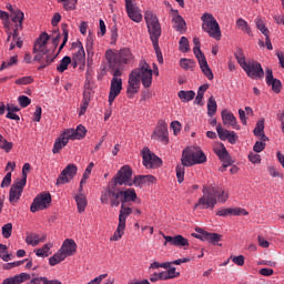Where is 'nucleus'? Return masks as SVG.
<instances>
[{"instance_id": "obj_2", "label": "nucleus", "mask_w": 284, "mask_h": 284, "mask_svg": "<svg viewBox=\"0 0 284 284\" xmlns=\"http://www.w3.org/2000/svg\"><path fill=\"white\" fill-rule=\"evenodd\" d=\"M138 199L136 191L134 189H111L102 192L100 201L102 205L110 203L111 207H119V205H125V203H134Z\"/></svg>"}, {"instance_id": "obj_55", "label": "nucleus", "mask_w": 284, "mask_h": 284, "mask_svg": "<svg viewBox=\"0 0 284 284\" xmlns=\"http://www.w3.org/2000/svg\"><path fill=\"white\" fill-rule=\"evenodd\" d=\"M19 30H21V27H17L14 28L13 32L8 31L7 34V43H10V41L13 39H21V37H19Z\"/></svg>"}, {"instance_id": "obj_12", "label": "nucleus", "mask_w": 284, "mask_h": 284, "mask_svg": "<svg viewBox=\"0 0 284 284\" xmlns=\"http://www.w3.org/2000/svg\"><path fill=\"white\" fill-rule=\"evenodd\" d=\"M142 159H143V166L152 170L154 168L161 166L163 163L161 159L152 153L150 149L143 148L141 151Z\"/></svg>"}, {"instance_id": "obj_15", "label": "nucleus", "mask_w": 284, "mask_h": 284, "mask_svg": "<svg viewBox=\"0 0 284 284\" xmlns=\"http://www.w3.org/2000/svg\"><path fill=\"white\" fill-rule=\"evenodd\" d=\"M171 13L174 30L180 32V34H183L185 30H187V23L185 22V19L179 14V10L171 9Z\"/></svg>"}, {"instance_id": "obj_13", "label": "nucleus", "mask_w": 284, "mask_h": 284, "mask_svg": "<svg viewBox=\"0 0 284 284\" xmlns=\"http://www.w3.org/2000/svg\"><path fill=\"white\" fill-rule=\"evenodd\" d=\"M125 1V10L129 19L134 21V23H141L143 21V14H141V9L136 7L134 0H124Z\"/></svg>"}, {"instance_id": "obj_6", "label": "nucleus", "mask_w": 284, "mask_h": 284, "mask_svg": "<svg viewBox=\"0 0 284 284\" xmlns=\"http://www.w3.org/2000/svg\"><path fill=\"white\" fill-rule=\"evenodd\" d=\"M116 185H128L132 187V168L130 165H123L118 173L113 176L111 184L106 187V190H119Z\"/></svg>"}, {"instance_id": "obj_45", "label": "nucleus", "mask_w": 284, "mask_h": 284, "mask_svg": "<svg viewBox=\"0 0 284 284\" xmlns=\"http://www.w3.org/2000/svg\"><path fill=\"white\" fill-rule=\"evenodd\" d=\"M7 44H9V50L12 51L14 48H23V40H21V38L11 37V40L7 42Z\"/></svg>"}, {"instance_id": "obj_63", "label": "nucleus", "mask_w": 284, "mask_h": 284, "mask_svg": "<svg viewBox=\"0 0 284 284\" xmlns=\"http://www.w3.org/2000/svg\"><path fill=\"white\" fill-rule=\"evenodd\" d=\"M1 150H3L4 152H10L12 150V148H14V144L12 142H8V140H4L1 145H0Z\"/></svg>"}, {"instance_id": "obj_14", "label": "nucleus", "mask_w": 284, "mask_h": 284, "mask_svg": "<svg viewBox=\"0 0 284 284\" xmlns=\"http://www.w3.org/2000/svg\"><path fill=\"white\" fill-rule=\"evenodd\" d=\"M77 166L75 164H69L65 169L60 173L57 179V185H65V183H70L77 176Z\"/></svg>"}, {"instance_id": "obj_59", "label": "nucleus", "mask_w": 284, "mask_h": 284, "mask_svg": "<svg viewBox=\"0 0 284 284\" xmlns=\"http://www.w3.org/2000/svg\"><path fill=\"white\" fill-rule=\"evenodd\" d=\"M59 55V53H57L54 57H50L47 54V59H45V63H42L38 70H43L45 68H48V65H50V63H53L54 60L57 59V57Z\"/></svg>"}, {"instance_id": "obj_52", "label": "nucleus", "mask_w": 284, "mask_h": 284, "mask_svg": "<svg viewBox=\"0 0 284 284\" xmlns=\"http://www.w3.org/2000/svg\"><path fill=\"white\" fill-rule=\"evenodd\" d=\"M125 233V226H121L118 224V229L114 232L113 236L111 237V241H120V239L123 237V234Z\"/></svg>"}, {"instance_id": "obj_30", "label": "nucleus", "mask_w": 284, "mask_h": 284, "mask_svg": "<svg viewBox=\"0 0 284 284\" xmlns=\"http://www.w3.org/2000/svg\"><path fill=\"white\" fill-rule=\"evenodd\" d=\"M146 183H156V178L154 175H138L133 179L135 187H143Z\"/></svg>"}, {"instance_id": "obj_25", "label": "nucleus", "mask_w": 284, "mask_h": 284, "mask_svg": "<svg viewBox=\"0 0 284 284\" xmlns=\"http://www.w3.org/2000/svg\"><path fill=\"white\" fill-rule=\"evenodd\" d=\"M222 121L224 125L233 128V130H241V126L236 122V116L234 113L229 112L227 110L222 111Z\"/></svg>"}, {"instance_id": "obj_28", "label": "nucleus", "mask_w": 284, "mask_h": 284, "mask_svg": "<svg viewBox=\"0 0 284 284\" xmlns=\"http://www.w3.org/2000/svg\"><path fill=\"white\" fill-rule=\"evenodd\" d=\"M229 214H233V216H247V211L244 209H219L216 211L217 216H229Z\"/></svg>"}, {"instance_id": "obj_35", "label": "nucleus", "mask_w": 284, "mask_h": 284, "mask_svg": "<svg viewBox=\"0 0 284 284\" xmlns=\"http://www.w3.org/2000/svg\"><path fill=\"white\" fill-rule=\"evenodd\" d=\"M178 97L182 101V103H190V101H192L196 97V92L192 90H181L179 91Z\"/></svg>"}, {"instance_id": "obj_8", "label": "nucleus", "mask_w": 284, "mask_h": 284, "mask_svg": "<svg viewBox=\"0 0 284 284\" xmlns=\"http://www.w3.org/2000/svg\"><path fill=\"white\" fill-rule=\"evenodd\" d=\"M201 20L203 21L202 29L204 32H207L209 37L212 39L221 41V27L219 26L216 18H214L212 13H204L201 17Z\"/></svg>"}, {"instance_id": "obj_18", "label": "nucleus", "mask_w": 284, "mask_h": 284, "mask_svg": "<svg viewBox=\"0 0 284 284\" xmlns=\"http://www.w3.org/2000/svg\"><path fill=\"white\" fill-rule=\"evenodd\" d=\"M216 132L221 141H229V143H231L232 145H234V143H236V139H239V135H236V132L225 130L221 124H217Z\"/></svg>"}, {"instance_id": "obj_43", "label": "nucleus", "mask_w": 284, "mask_h": 284, "mask_svg": "<svg viewBox=\"0 0 284 284\" xmlns=\"http://www.w3.org/2000/svg\"><path fill=\"white\" fill-rule=\"evenodd\" d=\"M19 63V55H13L9 60L3 61L0 70H7L8 68H12V65H17Z\"/></svg>"}, {"instance_id": "obj_4", "label": "nucleus", "mask_w": 284, "mask_h": 284, "mask_svg": "<svg viewBox=\"0 0 284 284\" xmlns=\"http://www.w3.org/2000/svg\"><path fill=\"white\" fill-rule=\"evenodd\" d=\"M207 156L202 150L194 151L192 149H184L182 152L181 163L175 168L178 183L185 181V168H192V165H201L206 163Z\"/></svg>"}, {"instance_id": "obj_58", "label": "nucleus", "mask_w": 284, "mask_h": 284, "mask_svg": "<svg viewBox=\"0 0 284 284\" xmlns=\"http://www.w3.org/2000/svg\"><path fill=\"white\" fill-rule=\"evenodd\" d=\"M235 265H239L240 267H243L245 265V256L239 255V256H231L230 257Z\"/></svg>"}, {"instance_id": "obj_40", "label": "nucleus", "mask_w": 284, "mask_h": 284, "mask_svg": "<svg viewBox=\"0 0 284 284\" xmlns=\"http://www.w3.org/2000/svg\"><path fill=\"white\" fill-rule=\"evenodd\" d=\"M255 24H256L257 30H260V32H262V34H264V37H267V34H270V29H267V27L265 26V20L257 17L255 19Z\"/></svg>"}, {"instance_id": "obj_57", "label": "nucleus", "mask_w": 284, "mask_h": 284, "mask_svg": "<svg viewBox=\"0 0 284 284\" xmlns=\"http://www.w3.org/2000/svg\"><path fill=\"white\" fill-rule=\"evenodd\" d=\"M67 28H68V26L63 24V27H62L63 41L60 44L59 52H61V50L63 48H65V43H68V29Z\"/></svg>"}, {"instance_id": "obj_7", "label": "nucleus", "mask_w": 284, "mask_h": 284, "mask_svg": "<svg viewBox=\"0 0 284 284\" xmlns=\"http://www.w3.org/2000/svg\"><path fill=\"white\" fill-rule=\"evenodd\" d=\"M144 20L152 43H159V39L161 38V23L159 22V18L152 11H146L144 13Z\"/></svg>"}, {"instance_id": "obj_49", "label": "nucleus", "mask_w": 284, "mask_h": 284, "mask_svg": "<svg viewBox=\"0 0 284 284\" xmlns=\"http://www.w3.org/2000/svg\"><path fill=\"white\" fill-rule=\"evenodd\" d=\"M179 50L180 52H190V41L185 37L180 39Z\"/></svg>"}, {"instance_id": "obj_16", "label": "nucleus", "mask_w": 284, "mask_h": 284, "mask_svg": "<svg viewBox=\"0 0 284 284\" xmlns=\"http://www.w3.org/2000/svg\"><path fill=\"white\" fill-rule=\"evenodd\" d=\"M23 187H26V183L18 180L14 182L9 192V201L10 203H18L19 199H21V194H23Z\"/></svg>"}, {"instance_id": "obj_19", "label": "nucleus", "mask_w": 284, "mask_h": 284, "mask_svg": "<svg viewBox=\"0 0 284 284\" xmlns=\"http://www.w3.org/2000/svg\"><path fill=\"white\" fill-rule=\"evenodd\" d=\"M163 239L165 240L164 245L171 244L174 245V247H190V242L187 239L183 237V235H163Z\"/></svg>"}, {"instance_id": "obj_32", "label": "nucleus", "mask_w": 284, "mask_h": 284, "mask_svg": "<svg viewBox=\"0 0 284 284\" xmlns=\"http://www.w3.org/2000/svg\"><path fill=\"white\" fill-rule=\"evenodd\" d=\"M24 281H30V274L21 273L19 275H14L12 277L3 280L1 284H21Z\"/></svg>"}, {"instance_id": "obj_46", "label": "nucleus", "mask_w": 284, "mask_h": 284, "mask_svg": "<svg viewBox=\"0 0 284 284\" xmlns=\"http://www.w3.org/2000/svg\"><path fill=\"white\" fill-rule=\"evenodd\" d=\"M60 3H63V8L67 11L77 10V3L79 0H58Z\"/></svg>"}, {"instance_id": "obj_36", "label": "nucleus", "mask_w": 284, "mask_h": 284, "mask_svg": "<svg viewBox=\"0 0 284 284\" xmlns=\"http://www.w3.org/2000/svg\"><path fill=\"white\" fill-rule=\"evenodd\" d=\"M180 67L182 70H190L191 72H194V69L196 68V62L192 59L182 58L180 59Z\"/></svg>"}, {"instance_id": "obj_48", "label": "nucleus", "mask_w": 284, "mask_h": 284, "mask_svg": "<svg viewBox=\"0 0 284 284\" xmlns=\"http://www.w3.org/2000/svg\"><path fill=\"white\" fill-rule=\"evenodd\" d=\"M235 59L243 70L247 64V61H245V54L243 53V50L240 49L236 51Z\"/></svg>"}, {"instance_id": "obj_51", "label": "nucleus", "mask_w": 284, "mask_h": 284, "mask_svg": "<svg viewBox=\"0 0 284 284\" xmlns=\"http://www.w3.org/2000/svg\"><path fill=\"white\" fill-rule=\"evenodd\" d=\"M30 83H34V79L30 75L22 77L16 80V85H30Z\"/></svg>"}, {"instance_id": "obj_41", "label": "nucleus", "mask_w": 284, "mask_h": 284, "mask_svg": "<svg viewBox=\"0 0 284 284\" xmlns=\"http://www.w3.org/2000/svg\"><path fill=\"white\" fill-rule=\"evenodd\" d=\"M193 43H194L193 53L195 58L201 59L202 57H205L203 51H201V40L199 38H193Z\"/></svg>"}, {"instance_id": "obj_10", "label": "nucleus", "mask_w": 284, "mask_h": 284, "mask_svg": "<svg viewBox=\"0 0 284 284\" xmlns=\"http://www.w3.org/2000/svg\"><path fill=\"white\" fill-rule=\"evenodd\" d=\"M50 203H52V195H50V193H42L34 197L30 211L34 213L41 210H48Z\"/></svg>"}, {"instance_id": "obj_64", "label": "nucleus", "mask_w": 284, "mask_h": 284, "mask_svg": "<svg viewBox=\"0 0 284 284\" xmlns=\"http://www.w3.org/2000/svg\"><path fill=\"white\" fill-rule=\"evenodd\" d=\"M153 48L155 50V54L158 57L159 63H163V53H161V49L159 48V42H153Z\"/></svg>"}, {"instance_id": "obj_1", "label": "nucleus", "mask_w": 284, "mask_h": 284, "mask_svg": "<svg viewBox=\"0 0 284 284\" xmlns=\"http://www.w3.org/2000/svg\"><path fill=\"white\" fill-rule=\"evenodd\" d=\"M141 82L144 88H150V85H152V69L146 62H141L140 68L134 69L129 74L126 92L130 99H132L133 94H136V92H139V89L141 88Z\"/></svg>"}, {"instance_id": "obj_23", "label": "nucleus", "mask_w": 284, "mask_h": 284, "mask_svg": "<svg viewBox=\"0 0 284 284\" xmlns=\"http://www.w3.org/2000/svg\"><path fill=\"white\" fill-rule=\"evenodd\" d=\"M48 41H50V36H48V33L43 32L42 34H40L33 45V52H42L43 54H47L48 49L45 48V45H48Z\"/></svg>"}, {"instance_id": "obj_5", "label": "nucleus", "mask_w": 284, "mask_h": 284, "mask_svg": "<svg viewBox=\"0 0 284 284\" xmlns=\"http://www.w3.org/2000/svg\"><path fill=\"white\" fill-rule=\"evenodd\" d=\"M105 57L109 63V70H120V72H123V65L134 63V55L129 48L121 49L116 52L108 50Z\"/></svg>"}, {"instance_id": "obj_24", "label": "nucleus", "mask_w": 284, "mask_h": 284, "mask_svg": "<svg viewBox=\"0 0 284 284\" xmlns=\"http://www.w3.org/2000/svg\"><path fill=\"white\" fill-rule=\"evenodd\" d=\"M60 251L67 258L68 256H74V254H77V242L72 239H67L60 247Z\"/></svg>"}, {"instance_id": "obj_56", "label": "nucleus", "mask_w": 284, "mask_h": 284, "mask_svg": "<svg viewBox=\"0 0 284 284\" xmlns=\"http://www.w3.org/2000/svg\"><path fill=\"white\" fill-rule=\"evenodd\" d=\"M18 102H19L20 106L28 108V105H30V103H32V100L30 98H28V95H20L18 98Z\"/></svg>"}, {"instance_id": "obj_60", "label": "nucleus", "mask_w": 284, "mask_h": 284, "mask_svg": "<svg viewBox=\"0 0 284 284\" xmlns=\"http://www.w3.org/2000/svg\"><path fill=\"white\" fill-rule=\"evenodd\" d=\"M12 183V172H9L6 174L1 182V187H9V185Z\"/></svg>"}, {"instance_id": "obj_44", "label": "nucleus", "mask_w": 284, "mask_h": 284, "mask_svg": "<svg viewBox=\"0 0 284 284\" xmlns=\"http://www.w3.org/2000/svg\"><path fill=\"white\" fill-rule=\"evenodd\" d=\"M72 63V58L65 55L61 61L60 64L57 67L58 72L63 73L64 70H68V67Z\"/></svg>"}, {"instance_id": "obj_20", "label": "nucleus", "mask_w": 284, "mask_h": 284, "mask_svg": "<svg viewBox=\"0 0 284 284\" xmlns=\"http://www.w3.org/2000/svg\"><path fill=\"white\" fill-rule=\"evenodd\" d=\"M75 48L77 51L72 57L73 68H77V65H85V50L83 49V44L78 42Z\"/></svg>"}, {"instance_id": "obj_54", "label": "nucleus", "mask_w": 284, "mask_h": 284, "mask_svg": "<svg viewBox=\"0 0 284 284\" xmlns=\"http://www.w3.org/2000/svg\"><path fill=\"white\" fill-rule=\"evenodd\" d=\"M3 239H10L12 236V223H7L2 226Z\"/></svg>"}, {"instance_id": "obj_22", "label": "nucleus", "mask_w": 284, "mask_h": 284, "mask_svg": "<svg viewBox=\"0 0 284 284\" xmlns=\"http://www.w3.org/2000/svg\"><path fill=\"white\" fill-rule=\"evenodd\" d=\"M266 83L267 85H272V90L275 94H278L283 88L281 80L274 78V73L270 68L266 69Z\"/></svg>"}, {"instance_id": "obj_29", "label": "nucleus", "mask_w": 284, "mask_h": 284, "mask_svg": "<svg viewBox=\"0 0 284 284\" xmlns=\"http://www.w3.org/2000/svg\"><path fill=\"white\" fill-rule=\"evenodd\" d=\"M69 141H70V138L65 134V132H63V134H61V136L57 139L53 144V149H52L53 154H59V152H61L62 149L65 148V145H68Z\"/></svg>"}, {"instance_id": "obj_17", "label": "nucleus", "mask_w": 284, "mask_h": 284, "mask_svg": "<svg viewBox=\"0 0 284 284\" xmlns=\"http://www.w3.org/2000/svg\"><path fill=\"white\" fill-rule=\"evenodd\" d=\"M152 139H154L155 141H161V143H168V124H165V122H159L152 134Z\"/></svg>"}, {"instance_id": "obj_37", "label": "nucleus", "mask_w": 284, "mask_h": 284, "mask_svg": "<svg viewBox=\"0 0 284 284\" xmlns=\"http://www.w3.org/2000/svg\"><path fill=\"white\" fill-rule=\"evenodd\" d=\"M53 244L47 243L41 248L36 250V256H40L41 258H45L50 256V250H52Z\"/></svg>"}, {"instance_id": "obj_62", "label": "nucleus", "mask_w": 284, "mask_h": 284, "mask_svg": "<svg viewBox=\"0 0 284 284\" xmlns=\"http://www.w3.org/2000/svg\"><path fill=\"white\" fill-rule=\"evenodd\" d=\"M268 174L273 176V179H283V173L278 172V170H276L274 166L268 168Z\"/></svg>"}, {"instance_id": "obj_38", "label": "nucleus", "mask_w": 284, "mask_h": 284, "mask_svg": "<svg viewBox=\"0 0 284 284\" xmlns=\"http://www.w3.org/2000/svg\"><path fill=\"white\" fill-rule=\"evenodd\" d=\"M67 258L65 254H63L60 250L49 258V265L51 267H54V265H59V263H62V261Z\"/></svg>"}, {"instance_id": "obj_53", "label": "nucleus", "mask_w": 284, "mask_h": 284, "mask_svg": "<svg viewBox=\"0 0 284 284\" xmlns=\"http://www.w3.org/2000/svg\"><path fill=\"white\" fill-rule=\"evenodd\" d=\"M30 170H32L30 163H24L22 166V179L19 180L20 182L28 183V172H30Z\"/></svg>"}, {"instance_id": "obj_27", "label": "nucleus", "mask_w": 284, "mask_h": 284, "mask_svg": "<svg viewBox=\"0 0 284 284\" xmlns=\"http://www.w3.org/2000/svg\"><path fill=\"white\" fill-rule=\"evenodd\" d=\"M197 61L204 77H206L209 81H214V73L212 72V69H210V64H207V59H205V55L197 58Z\"/></svg>"}, {"instance_id": "obj_42", "label": "nucleus", "mask_w": 284, "mask_h": 284, "mask_svg": "<svg viewBox=\"0 0 284 284\" xmlns=\"http://www.w3.org/2000/svg\"><path fill=\"white\" fill-rule=\"evenodd\" d=\"M216 100L214 97H210L207 100V114L209 116H214L216 114Z\"/></svg>"}, {"instance_id": "obj_50", "label": "nucleus", "mask_w": 284, "mask_h": 284, "mask_svg": "<svg viewBox=\"0 0 284 284\" xmlns=\"http://www.w3.org/2000/svg\"><path fill=\"white\" fill-rule=\"evenodd\" d=\"M265 131V121L260 120L256 123L255 129L253 130V133L255 136H261V134Z\"/></svg>"}, {"instance_id": "obj_61", "label": "nucleus", "mask_w": 284, "mask_h": 284, "mask_svg": "<svg viewBox=\"0 0 284 284\" xmlns=\"http://www.w3.org/2000/svg\"><path fill=\"white\" fill-rule=\"evenodd\" d=\"M265 145H266L265 142L256 141L253 146V151L258 154V153L263 152V150H265Z\"/></svg>"}, {"instance_id": "obj_34", "label": "nucleus", "mask_w": 284, "mask_h": 284, "mask_svg": "<svg viewBox=\"0 0 284 284\" xmlns=\"http://www.w3.org/2000/svg\"><path fill=\"white\" fill-rule=\"evenodd\" d=\"M75 203L78 205V212L80 214L85 212V207H88V199L85 197V194L80 193L75 195Z\"/></svg>"}, {"instance_id": "obj_9", "label": "nucleus", "mask_w": 284, "mask_h": 284, "mask_svg": "<svg viewBox=\"0 0 284 284\" xmlns=\"http://www.w3.org/2000/svg\"><path fill=\"white\" fill-rule=\"evenodd\" d=\"M110 74H112L110 92H109V104L112 105L114 103V99L121 94V90H123V71L109 69Z\"/></svg>"}, {"instance_id": "obj_39", "label": "nucleus", "mask_w": 284, "mask_h": 284, "mask_svg": "<svg viewBox=\"0 0 284 284\" xmlns=\"http://www.w3.org/2000/svg\"><path fill=\"white\" fill-rule=\"evenodd\" d=\"M23 17L24 14L21 10H17L11 13V20L13 21V23H19L17 24V27L20 29L23 28Z\"/></svg>"}, {"instance_id": "obj_21", "label": "nucleus", "mask_w": 284, "mask_h": 284, "mask_svg": "<svg viewBox=\"0 0 284 284\" xmlns=\"http://www.w3.org/2000/svg\"><path fill=\"white\" fill-rule=\"evenodd\" d=\"M64 133L71 139L72 141L81 140L85 138L88 130L83 124H79L77 129H67Z\"/></svg>"}, {"instance_id": "obj_33", "label": "nucleus", "mask_w": 284, "mask_h": 284, "mask_svg": "<svg viewBox=\"0 0 284 284\" xmlns=\"http://www.w3.org/2000/svg\"><path fill=\"white\" fill-rule=\"evenodd\" d=\"M235 28H237V30H241L245 34H248V37H252V28H250V24L243 18H239L236 20Z\"/></svg>"}, {"instance_id": "obj_47", "label": "nucleus", "mask_w": 284, "mask_h": 284, "mask_svg": "<svg viewBox=\"0 0 284 284\" xmlns=\"http://www.w3.org/2000/svg\"><path fill=\"white\" fill-rule=\"evenodd\" d=\"M26 243L27 245H32V247H37V245H39V235L38 234H29L26 237Z\"/></svg>"}, {"instance_id": "obj_26", "label": "nucleus", "mask_w": 284, "mask_h": 284, "mask_svg": "<svg viewBox=\"0 0 284 284\" xmlns=\"http://www.w3.org/2000/svg\"><path fill=\"white\" fill-rule=\"evenodd\" d=\"M196 232L202 234V241H207V243H212V245H216V243L223 239V235L219 233H210L207 231H203V229H196Z\"/></svg>"}, {"instance_id": "obj_3", "label": "nucleus", "mask_w": 284, "mask_h": 284, "mask_svg": "<svg viewBox=\"0 0 284 284\" xmlns=\"http://www.w3.org/2000/svg\"><path fill=\"white\" fill-rule=\"evenodd\" d=\"M203 196L199 199L194 209L214 210L216 203H226L230 194L225 190L216 186H203Z\"/></svg>"}, {"instance_id": "obj_11", "label": "nucleus", "mask_w": 284, "mask_h": 284, "mask_svg": "<svg viewBox=\"0 0 284 284\" xmlns=\"http://www.w3.org/2000/svg\"><path fill=\"white\" fill-rule=\"evenodd\" d=\"M250 79H263L265 77V71H263V65L254 60H248L246 67L243 69Z\"/></svg>"}, {"instance_id": "obj_31", "label": "nucleus", "mask_w": 284, "mask_h": 284, "mask_svg": "<svg viewBox=\"0 0 284 284\" xmlns=\"http://www.w3.org/2000/svg\"><path fill=\"white\" fill-rule=\"evenodd\" d=\"M133 210L125 204H121L120 212H119V224L122 227H125V221H128V216L132 214Z\"/></svg>"}]
</instances>
